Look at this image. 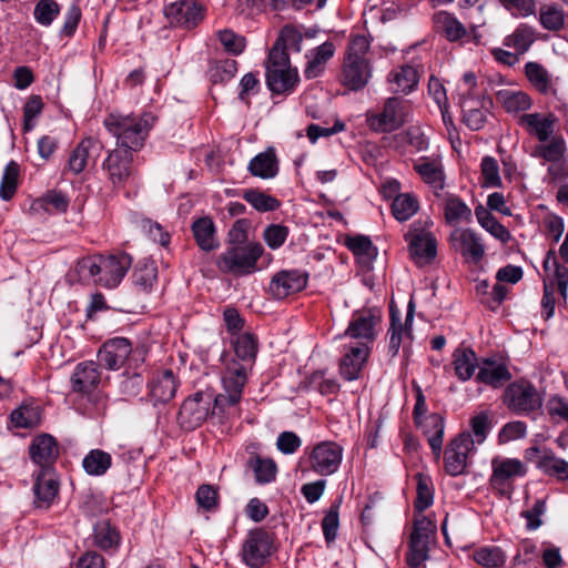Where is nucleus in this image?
<instances>
[{
	"label": "nucleus",
	"mask_w": 568,
	"mask_h": 568,
	"mask_svg": "<svg viewBox=\"0 0 568 568\" xmlns=\"http://www.w3.org/2000/svg\"><path fill=\"white\" fill-rule=\"evenodd\" d=\"M369 352L371 346H366V344L352 346L341 358L339 373L342 377L346 381L357 379L364 363L368 358Z\"/></svg>",
	"instance_id": "nucleus-24"
},
{
	"label": "nucleus",
	"mask_w": 568,
	"mask_h": 568,
	"mask_svg": "<svg viewBox=\"0 0 568 568\" xmlns=\"http://www.w3.org/2000/svg\"><path fill=\"white\" fill-rule=\"evenodd\" d=\"M387 334L389 335L387 352L390 358H394L398 355L404 334L400 314L393 305L389 306V328Z\"/></svg>",
	"instance_id": "nucleus-46"
},
{
	"label": "nucleus",
	"mask_w": 568,
	"mask_h": 568,
	"mask_svg": "<svg viewBox=\"0 0 568 568\" xmlns=\"http://www.w3.org/2000/svg\"><path fill=\"white\" fill-rule=\"evenodd\" d=\"M429 541L409 537L406 562L410 568H418L429 557Z\"/></svg>",
	"instance_id": "nucleus-54"
},
{
	"label": "nucleus",
	"mask_w": 568,
	"mask_h": 568,
	"mask_svg": "<svg viewBox=\"0 0 568 568\" xmlns=\"http://www.w3.org/2000/svg\"><path fill=\"white\" fill-rule=\"evenodd\" d=\"M10 417L14 427L18 428H32L40 422L38 407L31 405L20 406L11 413Z\"/></svg>",
	"instance_id": "nucleus-51"
},
{
	"label": "nucleus",
	"mask_w": 568,
	"mask_h": 568,
	"mask_svg": "<svg viewBox=\"0 0 568 568\" xmlns=\"http://www.w3.org/2000/svg\"><path fill=\"white\" fill-rule=\"evenodd\" d=\"M248 367L244 363L231 359L225 364L222 375L223 393L214 397V408L224 410L226 407L237 405L242 398L247 382Z\"/></svg>",
	"instance_id": "nucleus-5"
},
{
	"label": "nucleus",
	"mask_w": 568,
	"mask_h": 568,
	"mask_svg": "<svg viewBox=\"0 0 568 568\" xmlns=\"http://www.w3.org/2000/svg\"><path fill=\"white\" fill-rule=\"evenodd\" d=\"M453 365L457 378L466 382L474 375L478 366V358L470 347H459L454 351Z\"/></svg>",
	"instance_id": "nucleus-33"
},
{
	"label": "nucleus",
	"mask_w": 568,
	"mask_h": 568,
	"mask_svg": "<svg viewBox=\"0 0 568 568\" xmlns=\"http://www.w3.org/2000/svg\"><path fill=\"white\" fill-rule=\"evenodd\" d=\"M537 467L544 474L554 476L559 480L568 479V462L557 457L551 452L540 457L537 462Z\"/></svg>",
	"instance_id": "nucleus-44"
},
{
	"label": "nucleus",
	"mask_w": 568,
	"mask_h": 568,
	"mask_svg": "<svg viewBox=\"0 0 568 568\" xmlns=\"http://www.w3.org/2000/svg\"><path fill=\"white\" fill-rule=\"evenodd\" d=\"M29 454L41 468H52L59 456L57 439L50 434L36 436L29 446Z\"/></svg>",
	"instance_id": "nucleus-23"
},
{
	"label": "nucleus",
	"mask_w": 568,
	"mask_h": 568,
	"mask_svg": "<svg viewBox=\"0 0 568 568\" xmlns=\"http://www.w3.org/2000/svg\"><path fill=\"white\" fill-rule=\"evenodd\" d=\"M383 313L378 307L362 308L353 313L344 335L369 346L376 339Z\"/></svg>",
	"instance_id": "nucleus-10"
},
{
	"label": "nucleus",
	"mask_w": 568,
	"mask_h": 568,
	"mask_svg": "<svg viewBox=\"0 0 568 568\" xmlns=\"http://www.w3.org/2000/svg\"><path fill=\"white\" fill-rule=\"evenodd\" d=\"M99 364L93 361L79 363L71 376V387L75 393H90L101 379Z\"/></svg>",
	"instance_id": "nucleus-25"
},
{
	"label": "nucleus",
	"mask_w": 568,
	"mask_h": 568,
	"mask_svg": "<svg viewBox=\"0 0 568 568\" xmlns=\"http://www.w3.org/2000/svg\"><path fill=\"white\" fill-rule=\"evenodd\" d=\"M490 488L500 497H509L513 493V480L527 474L525 464L517 458L491 459Z\"/></svg>",
	"instance_id": "nucleus-9"
},
{
	"label": "nucleus",
	"mask_w": 568,
	"mask_h": 568,
	"mask_svg": "<svg viewBox=\"0 0 568 568\" xmlns=\"http://www.w3.org/2000/svg\"><path fill=\"white\" fill-rule=\"evenodd\" d=\"M496 99L507 112L526 111L531 106L529 95L523 91L503 89L496 93Z\"/></svg>",
	"instance_id": "nucleus-39"
},
{
	"label": "nucleus",
	"mask_w": 568,
	"mask_h": 568,
	"mask_svg": "<svg viewBox=\"0 0 568 568\" xmlns=\"http://www.w3.org/2000/svg\"><path fill=\"white\" fill-rule=\"evenodd\" d=\"M164 14L171 24L191 30L204 18V8L196 0H174L164 7Z\"/></svg>",
	"instance_id": "nucleus-14"
},
{
	"label": "nucleus",
	"mask_w": 568,
	"mask_h": 568,
	"mask_svg": "<svg viewBox=\"0 0 568 568\" xmlns=\"http://www.w3.org/2000/svg\"><path fill=\"white\" fill-rule=\"evenodd\" d=\"M95 544L101 549H111L120 542L119 531L108 521L99 523L94 529Z\"/></svg>",
	"instance_id": "nucleus-52"
},
{
	"label": "nucleus",
	"mask_w": 568,
	"mask_h": 568,
	"mask_svg": "<svg viewBox=\"0 0 568 568\" xmlns=\"http://www.w3.org/2000/svg\"><path fill=\"white\" fill-rule=\"evenodd\" d=\"M197 246L204 252H212L220 246L216 227L209 215H202L191 225Z\"/></svg>",
	"instance_id": "nucleus-26"
},
{
	"label": "nucleus",
	"mask_w": 568,
	"mask_h": 568,
	"mask_svg": "<svg viewBox=\"0 0 568 568\" xmlns=\"http://www.w3.org/2000/svg\"><path fill=\"white\" fill-rule=\"evenodd\" d=\"M566 144L564 139L555 136L548 144H540L535 150V155L542 158L547 162L557 161L565 158Z\"/></svg>",
	"instance_id": "nucleus-58"
},
{
	"label": "nucleus",
	"mask_w": 568,
	"mask_h": 568,
	"mask_svg": "<svg viewBox=\"0 0 568 568\" xmlns=\"http://www.w3.org/2000/svg\"><path fill=\"white\" fill-rule=\"evenodd\" d=\"M20 176V165L16 161H10L3 171L0 183V197L9 201L13 197L18 189Z\"/></svg>",
	"instance_id": "nucleus-47"
},
{
	"label": "nucleus",
	"mask_w": 568,
	"mask_h": 568,
	"mask_svg": "<svg viewBox=\"0 0 568 568\" xmlns=\"http://www.w3.org/2000/svg\"><path fill=\"white\" fill-rule=\"evenodd\" d=\"M273 537L263 528L247 532L241 548V557L248 568H263L272 555Z\"/></svg>",
	"instance_id": "nucleus-11"
},
{
	"label": "nucleus",
	"mask_w": 568,
	"mask_h": 568,
	"mask_svg": "<svg viewBox=\"0 0 568 568\" xmlns=\"http://www.w3.org/2000/svg\"><path fill=\"white\" fill-rule=\"evenodd\" d=\"M511 378V374L505 364H497L491 359H484L476 375L478 383L498 388Z\"/></svg>",
	"instance_id": "nucleus-29"
},
{
	"label": "nucleus",
	"mask_w": 568,
	"mask_h": 568,
	"mask_svg": "<svg viewBox=\"0 0 568 568\" xmlns=\"http://www.w3.org/2000/svg\"><path fill=\"white\" fill-rule=\"evenodd\" d=\"M264 253L258 242L227 245L216 258L217 268L236 277L251 275L260 270L257 262Z\"/></svg>",
	"instance_id": "nucleus-3"
},
{
	"label": "nucleus",
	"mask_w": 568,
	"mask_h": 568,
	"mask_svg": "<svg viewBox=\"0 0 568 568\" xmlns=\"http://www.w3.org/2000/svg\"><path fill=\"white\" fill-rule=\"evenodd\" d=\"M339 501L331 505L322 520L323 535L327 544L336 539L337 530L339 527Z\"/></svg>",
	"instance_id": "nucleus-59"
},
{
	"label": "nucleus",
	"mask_w": 568,
	"mask_h": 568,
	"mask_svg": "<svg viewBox=\"0 0 568 568\" xmlns=\"http://www.w3.org/2000/svg\"><path fill=\"white\" fill-rule=\"evenodd\" d=\"M423 428L424 435L432 448V453L436 459H439L443 449L445 419L442 415L433 413L420 419V424H416Z\"/></svg>",
	"instance_id": "nucleus-27"
},
{
	"label": "nucleus",
	"mask_w": 568,
	"mask_h": 568,
	"mask_svg": "<svg viewBox=\"0 0 568 568\" xmlns=\"http://www.w3.org/2000/svg\"><path fill=\"white\" fill-rule=\"evenodd\" d=\"M60 13V6L54 0H39L34 7L33 16L41 26H50Z\"/></svg>",
	"instance_id": "nucleus-57"
},
{
	"label": "nucleus",
	"mask_w": 568,
	"mask_h": 568,
	"mask_svg": "<svg viewBox=\"0 0 568 568\" xmlns=\"http://www.w3.org/2000/svg\"><path fill=\"white\" fill-rule=\"evenodd\" d=\"M432 221H416L404 235L408 242L409 255L422 267L433 263L437 256V240L429 227Z\"/></svg>",
	"instance_id": "nucleus-4"
},
{
	"label": "nucleus",
	"mask_w": 568,
	"mask_h": 568,
	"mask_svg": "<svg viewBox=\"0 0 568 568\" xmlns=\"http://www.w3.org/2000/svg\"><path fill=\"white\" fill-rule=\"evenodd\" d=\"M154 122L155 116L152 113H143L142 115L109 114L103 123L116 138L118 149H128L134 153L144 145Z\"/></svg>",
	"instance_id": "nucleus-1"
},
{
	"label": "nucleus",
	"mask_w": 568,
	"mask_h": 568,
	"mask_svg": "<svg viewBox=\"0 0 568 568\" xmlns=\"http://www.w3.org/2000/svg\"><path fill=\"white\" fill-rule=\"evenodd\" d=\"M535 40L534 30L519 26L515 32L505 39V45L513 47L518 53L526 52Z\"/></svg>",
	"instance_id": "nucleus-53"
},
{
	"label": "nucleus",
	"mask_w": 568,
	"mask_h": 568,
	"mask_svg": "<svg viewBox=\"0 0 568 568\" xmlns=\"http://www.w3.org/2000/svg\"><path fill=\"white\" fill-rule=\"evenodd\" d=\"M217 38L225 51L232 54H241L245 49V38L236 34L230 29L219 31Z\"/></svg>",
	"instance_id": "nucleus-61"
},
{
	"label": "nucleus",
	"mask_w": 568,
	"mask_h": 568,
	"mask_svg": "<svg viewBox=\"0 0 568 568\" xmlns=\"http://www.w3.org/2000/svg\"><path fill=\"white\" fill-rule=\"evenodd\" d=\"M503 399L504 404L518 415H530L542 405L537 388L526 379L510 383L504 392Z\"/></svg>",
	"instance_id": "nucleus-8"
},
{
	"label": "nucleus",
	"mask_w": 568,
	"mask_h": 568,
	"mask_svg": "<svg viewBox=\"0 0 568 568\" xmlns=\"http://www.w3.org/2000/svg\"><path fill=\"white\" fill-rule=\"evenodd\" d=\"M69 197L64 193L57 190H50L32 203L31 210L34 212L43 210L48 213L52 211L64 213L69 207Z\"/></svg>",
	"instance_id": "nucleus-40"
},
{
	"label": "nucleus",
	"mask_w": 568,
	"mask_h": 568,
	"mask_svg": "<svg viewBox=\"0 0 568 568\" xmlns=\"http://www.w3.org/2000/svg\"><path fill=\"white\" fill-rule=\"evenodd\" d=\"M345 244L349 251L353 252L354 255L357 256H367L368 258H373V251L375 250L369 237L365 235H355L347 237Z\"/></svg>",
	"instance_id": "nucleus-64"
},
{
	"label": "nucleus",
	"mask_w": 568,
	"mask_h": 568,
	"mask_svg": "<svg viewBox=\"0 0 568 568\" xmlns=\"http://www.w3.org/2000/svg\"><path fill=\"white\" fill-rule=\"evenodd\" d=\"M112 465V457L101 449L90 450L82 460L83 469L91 476H102Z\"/></svg>",
	"instance_id": "nucleus-41"
},
{
	"label": "nucleus",
	"mask_w": 568,
	"mask_h": 568,
	"mask_svg": "<svg viewBox=\"0 0 568 568\" xmlns=\"http://www.w3.org/2000/svg\"><path fill=\"white\" fill-rule=\"evenodd\" d=\"M307 273L298 270L281 271L272 277L268 291L274 298L282 300L303 291L307 285Z\"/></svg>",
	"instance_id": "nucleus-19"
},
{
	"label": "nucleus",
	"mask_w": 568,
	"mask_h": 568,
	"mask_svg": "<svg viewBox=\"0 0 568 568\" xmlns=\"http://www.w3.org/2000/svg\"><path fill=\"white\" fill-rule=\"evenodd\" d=\"M179 382L171 369L156 373L149 383V396L153 405L170 402L176 393Z\"/></svg>",
	"instance_id": "nucleus-22"
},
{
	"label": "nucleus",
	"mask_w": 568,
	"mask_h": 568,
	"mask_svg": "<svg viewBox=\"0 0 568 568\" xmlns=\"http://www.w3.org/2000/svg\"><path fill=\"white\" fill-rule=\"evenodd\" d=\"M473 558L485 568H503L506 562L505 552L496 546H485L476 549Z\"/></svg>",
	"instance_id": "nucleus-45"
},
{
	"label": "nucleus",
	"mask_w": 568,
	"mask_h": 568,
	"mask_svg": "<svg viewBox=\"0 0 568 568\" xmlns=\"http://www.w3.org/2000/svg\"><path fill=\"white\" fill-rule=\"evenodd\" d=\"M418 72L412 65H402L393 70L388 75V82L392 84V92L394 93H410L418 83Z\"/></svg>",
	"instance_id": "nucleus-32"
},
{
	"label": "nucleus",
	"mask_w": 568,
	"mask_h": 568,
	"mask_svg": "<svg viewBox=\"0 0 568 568\" xmlns=\"http://www.w3.org/2000/svg\"><path fill=\"white\" fill-rule=\"evenodd\" d=\"M335 45L326 41L306 54L308 59L304 75L306 79L317 78L324 70L325 63L334 55Z\"/></svg>",
	"instance_id": "nucleus-30"
},
{
	"label": "nucleus",
	"mask_w": 568,
	"mask_h": 568,
	"mask_svg": "<svg viewBox=\"0 0 568 568\" xmlns=\"http://www.w3.org/2000/svg\"><path fill=\"white\" fill-rule=\"evenodd\" d=\"M248 171L252 175L262 179L274 178L278 172V160L274 148H267L255 155L248 163Z\"/></svg>",
	"instance_id": "nucleus-31"
},
{
	"label": "nucleus",
	"mask_w": 568,
	"mask_h": 568,
	"mask_svg": "<svg viewBox=\"0 0 568 568\" xmlns=\"http://www.w3.org/2000/svg\"><path fill=\"white\" fill-rule=\"evenodd\" d=\"M247 467L253 470L255 480L258 484H268L275 480L277 466L271 458H263L252 454L247 459Z\"/></svg>",
	"instance_id": "nucleus-38"
},
{
	"label": "nucleus",
	"mask_w": 568,
	"mask_h": 568,
	"mask_svg": "<svg viewBox=\"0 0 568 568\" xmlns=\"http://www.w3.org/2000/svg\"><path fill=\"white\" fill-rule=\"evenodd\" d=\"M453 247L459 252L468 263L477 264L485 255V245L481 239L470 229H456L450 233Z\"/></svg>",
	"instance_id": "nucleus-18"
},
{
	"label": "nucleus",
	"mask_w": 568,
	"mask_h": 568,
	"mask_svg": "<svg viewBox=\"0 0 568 568\" xmlns=\"http://www.w3.org/2000/svg\"><path fill=\"white\" fill-rule=\"evenodd\" d=\"M434 26L449 41H457L466 34L464 26L446 11H439L434 16Z\"/></svg>",
	"instance_id": "nucleus-37"
},
{
	"label": "nucleus",
	"mask_w": 568,
	"mask_h": 568,
	"mask_svg": "<svg viewBox=\"0 0 568 568\" xmlns=\"http://www.w3.org/2000/svg\"><path fill=\"white\" fill-rule=\"evenodd\" d=\"M475 448L471 434L464 432L455 437L445 450V470L456 477L465 473L468 454Z\"/></svg>",
	"instance_id": "nucleus-15"
},
{
	"label": "nucleus",
	"mask_w": 568,
	"mask_h": 568,
	"mask_svg": "<svg viewBox=\"0 0 568 568\" xmlns=\"http://www.w3.org/2000/svg\"><path fill=\"white\" fill-rule=\"evenodd\" d=\"M550 263L555 268V278L557 282L558 291L564 300L567 297L568 290V267L561 265L555 255L554 251H549L544 261V267L546 271L550 270Z\"/></svg>",
	"instance_id": "nucleus-56"
},
{
	"label": "nucleus",
	"mask_w": 568,
	"mask_h": 568,
	"mask_svg": "<svg viewBox=\"0 0 568 568\" xmlns=\"http://www.w3.org/2000/svg\"><path fill=\"white\" fill-rule=\"evenodd\" d=\"M158 270L154 263L140 262L133 271V284L142 292H149L156 281Z\"/></svg>",
	"instance_id": "nucleus-48"
},
{
	"label": "nucleus",
	"mask_w": 568,
	"mask_h": 568,
	"mask_svg": "<svg viewBox=\"0 0 568 568\" xmlns=\"http://www.w3.org/2000/svg\"><path fill=\"white\" fill-rule=\"evenodd\" d=\"M133 153L128 149H114L103 161L102 169L108 181L116 190L123 189L133 175Z\"/></svg>",
	"instance_id": "nucleus-13"
},
{
	"label": "nucleus",
	"mask_w": 568,
	"mask_h": 568,
	"mask_svg": "<svg viewBox=\"0 0 568 568\" xmlns=\"http://www.w3.org/2000/svg\"><path fill=\"white\" fill-rule=\"evenodd\" d=\"M143 385L144 378L141 372L130 373L126 369L122 375L119 387L122 395L133 397L140 394Z\"/></svg>",
	"instance_id": "nucleus-60"
},
{
	"label": "nucleus",
	"mask_w": 568,
	"mask_h": 568,
	"mask_svg": "<svg viewBox=\"0 0 568 568\" xmlns=\"http://www.w3.org/2000/svg\"><path fill=\"white\" fill-rule=\"evenodd\" d=\"M243 197L254 210L260 212L276 211L281 206V202L277 199L256 190L246 191Z\"/></svg>",
	"instance_id": "nucleus-55"
},
{
	"label": "nucleus",
	"mask_w": 568,
	"mask_h": 568,
	"mask_svg": "<svg viewBox=\"0 0 568 568\" xmlns=\"http://www.w3.org/2000/svg\"><path fill=\"white\" fill-rule=\"evenodd\" d=\"M414 169L420 175L423 181L429 184L434 190L444 189L445 174L443 165L438 159L422 156L414 163Z\"/></svg>",
	"instance_id": "nucleus-28"
},
{
	"label": "nucleus",
	"mask_w": 568,
	"mask_h": 568,
	"mask_svg": "<svg viewBox=\"0 0 568 568\" xmlns=\"http://www.w3.org/2000/svg\"><path fill=\"white\" fill-rule=\"evenodd\" d=\"M525 74L530 84L540 93L547 94L551 88L549 72L538 62H528L525 65Z\"/></svg>",
	"instance_id": "nucleus-43"
},
{
	"label": "nucleus",
	"mask_w": 568,
	"mask_h": 568,
	"mask_svg": "<svg viewBox=\"0 0 568 568\" xmlns=\"http://www.w3.org/2000/svg\"><path fill=\"white\" fill-rule=\"evenodd\" d=\"M343 457V448L335 442H321L310 455L311 468L321 476L334 474Z\"/></svg>",
	"instance_id": "nucleus-16"
},
{
	"label": "nucleus",
	"mask_w": 568,
	"mask_h": 568,
	"mask_svg": "<svg viewBox=\"0 0 568 568\" xmlns=\"http://www.w3.org/2000/svg\"><path fill=\"white\" fill-rule=\"evenodd\" d=\"M546 409L552 420L557 423L568 422V399L562 396H550Z\"/></svg>",
	"instance_id": "nucleus-63"
},
{
	"label": "nucleus",
	"mask_w": 568,
	"mask_h": 568,
	"mask_svg": "<svg viewBox=\"0 0 568 568\" xmlns=\"http://www.w3.org/2000/svg\"><path fill=\"white\" fill-rule=\"evenodd\" d=\"M59 491V481L53 468H41L33 484L34 505L38 508H49Z\"/></svg>",
	"instance_id": "nucleus-21"
},
{
	"label": "nucleus",
	"mask_w": 568,
	"mask_h": 568,
	"mask_svg": "<svg viewBox=\"0 0 568 568\" xmlns=\"http://www.w3.org/2000/svg\"><path fill=\"white\" fill-rule=\"evenodd\" d=\"M233 347L236 357L241 361L240 363H244L250 368L257 355L258 342L256 336L252 333L237 335L233 341Z\"/></svg>",
	"instance_id": "nucleus-36"
},
{
	"label": "nucleus",
	"mask_w": 568,
	"mask_h": 568,
	"mask_svg": "<svg viewBox=\"0 0 568 568\" xmlns=\"http://www.w3.org/2000/svg\"><path fill=\"white\" fill-rule=\"evenodd\" d=\"M143 349H133L131 342L125 337H114L102 344L98 352V364L108 369L116 371L125 363L144 361Z\"/></svg>",
	"instance_id": "nucleus-7"
},
{
	"label": "nucleus",
	"mask_w": 568,
	"mask_h": 568,
	"mask_svg": "<svg viewBox=\"0 0 568 568\" xmlns=\"http://www.w3.org/2000/svg\"><path fill=\"white\" fill-rule=\"evenodd\" d=\"M519 122L540 142H546L554 131L555 120L551 115L541 118L539 113H527L520 116Z\"/></svg>",
	"instance_id": "nucleus-34"
},
{
	"label": "nucleus",
	"mask_w": 568,
	"mask_h": 568,
	"mask_svg": "<svg viewBox=\"0 0 568 568\" xmlns=\"http://www.w3.org/2000/svg\"><path fill=\"white\" fill-rule=\"evenodd\" d=\"M539 21L544 29L558 31L565 26V13L555 4H546L540 8Z\"/></svg>",
	"instance_id": "nucleus-50"
},
{
	"label": "nucleus",
	"mask_w": 568,
	"mask_h": 568,
	"mask_svg": "<svg viewBox=\"0 0 568 568\" xmlns=\"http://www.w3.org/2000/svg\"><path fill=\"white\" fill-rule=\"evenodd\" d=\"M298 80L297 70L291 67L288 53L271 49L266 61V84L276 94L290 92Z\"/></svg>",
	"instance_id": "nucleus-6"
},
{
	"label": "nucleus",
	"mask_w": 568,
	"mask_h": 568,
	"mask_svg": "<svg viewBox=\"0 0 568 568\" xmlns=\"http://www.w3.org/2000/svg\"><path fill=\"white\" fill-rule=\"evenodd\" d=\"M367 124L375 132H393L398 130L406 121L405 105L398 98L385 100L383 110L377 113H367Z\"/></svg>",
	"instance_id": "nucleus-12"
},
{
	"label": "nucleus",
	"mask_w": 568,
	"mask_h": 568,
	"mask_svg": "<svg viewBox=\"0 0 568 568\" xmlns=\"http://www.w3.org/2000/svg\"><path fill=\"white\" fill-rule=\"evenodd\" d=\"M481 175L485 186H500L499 166L497 160L491 156H485L480 164Z\"/></svg>",
	"instance_id": "nucleus-62"
},
{
	"label": "nucleus",
	"mask_w": 568,
	"mask_h": 568,
	"mask_svg": "<svg viewBox=\"0 0 568 568\" xmlns=\"http://www.w3.org/2000/svg\"><path fill=\"white\" fill-rule=\"evenodd\" d=\"M210 404L211 396L197 392L182 403L179 418L190 427H197L207 418Z\"/></svg>",
	"instance_id": "nucleus-20"
},
{
	"label": "nucleus",
	"mask_w": 568,
	"mask_h": 568,
	"mask_svg": "<svg viewBox=\"0 0 568 568\" xmlns=\"http://www.w3.org/2000/svg\"><path fill=\"white\" fill-rule=\"evenodd\" d=\"M417 479L416 499L414 503L415 510L423 513L432 506L434 501V493L430 478L418 473L415 475Z\"/></svg>",
	"instance_id": "nucleus-49"
},
{
	"label": "nucleus",
	"mask_w": 568,
	"mask_h": 568,
	"mask_svg": "<svg viewBox=\"0 0 568 568\" xmlns=\"http://www.w3.org/2000/svg\"><path fill=\"white\" fill-rule=\"evenodd\" d=\"M303 34L294 26H284L280 32L278 38L273 44L272 49H277L278 52L287 53V50L301 52Z\"/></svg>",
	"instance_id": "nucleus-42"
},
{
	"label": "nucleus",
	"mask_w": 568,
	"mask_h": 568,
	"mask_svg": "<svg viewBox=\"0 0 568 568\" xmlns=\"http://www.w3.org/2000/svg\"><path fill=\"white\" fill-rule=\"evenodd\" d=\"M101 148L102 146L95 139H83L72 151L69 158V170L74 174L83 172L88 164L90 152L93 150H101Z\"/></svg>",
	"instance_id": "nucleus-35"
},
{
	"label": "nucleus",
	"mask_w": 568,
	"mask_h": 568,
	"mask_svg": "<svg viewBox=\"0 0 568 568\" xmlns=\"http://www.w3.org/2000/svg\"><path fill=\"white\" fill-rule=\"evenodd\" d=\"M369 40L365 36H354L347 45L343 64V84L351 90H361L372 75L371 64L367 59Z\"/></svg>",
	"instance_id": "nucleus-2"
},
{
	"label": "nucleus",
	"mask_w": 568,
	"mask_h": 568,
	"mask_svg": "<svg viewBox=\"0 0 568 568\" xmlns=\"http://www.w3.org/2000/svg\"><path fill=\"white\" fill-rule=\"evenodd\" d=\"M132 264V257L128 253L100 255V274L97 283L105 287H115L125 276Z\"/></svg>",
	"instance_id": "nucleus-17"
}]
</instances>
